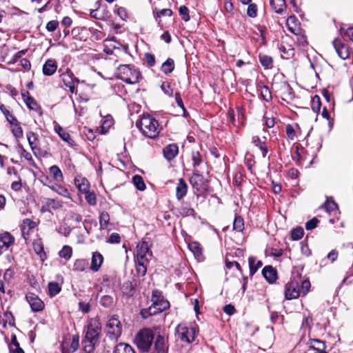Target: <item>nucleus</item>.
<instances>
[{"label":"nucleus","instance_id":"obj_26","mask_svg":"<svg viewBox=\"0 0 353 353\" xmlns=\"http://www.w3.org/2000/svg\"><path fill=\"white\" fill-rule=\"evenodd\" d=\"M257 90L260 92L259 96L261 99L267 102L272 100V94L268 86L259 84Z\"/></svg>","mask_w":353,"mask_h":353},{"label":"nucleus","instance_id":"obj_5","mask_svg":"<svg viewBox=\"0 0 353 353\" xmlns=\"http://www.w3.org/2000/svg\"><path fill=\"white\" fill-rule=\"evenodd\" d=\"M74 183L78 190V194L81 198V195H84L85 199H96V194L94 192L90 191V184L89 181L82 175H77Z\"/></svg>","mask_w":353,"mask_h":353},{"label":"nucleus","instance_id":"obj_35","mask_svg":"<svg viewBox=\"0 0 353 353\" xmlns=\"http://www.w3.org/2000/svg\"><path fill=\"white\" fill-rule=\"evenodd\" d=\"M110 224V215L106 212H102L99 216V229L103 230L108 228Z\"/></svg>","mask_w":353,"mask_h":353},{"label":"nucleus","instance_id":"obj_44","mask_svg":"<svg viewBox=\"0 0 353 353\" xmlns=\"http://www.w3.org/2000/svg\"><path fill=\"white\" fill-rule=\"evenodd\" d=\"M72 254V249L69 245H64L59 252V256L66 261L70 259Z\"/></svg>","mask_w":353,"mask_h":353},{"label":"nucleus","instance_id":"obj_28","mask_svg":"<svg viewBox=\"0 0 353 353\" xmlns=\"http://www.w3.org/2000/svg\"><path fill=\"white\" fill-rule=\"evenodd\" d=\"M174 61L172 58H168L161 67V70L165 74H169L174 70Z\"/></svg>","mask_w":353,"mask_h":353},{"label":"nucleus","instance_id":"obj_8","mask_svg":"<svg viewBox=\"0 0 353 353\" xmlns=\"http://www.w3.org/2000/svg\"><path fill=\"white\" fill-rule=\"evenodd\" d=\"M190 183L192 187L196 190L197 196H204V192L206 190L207 185L205 183L204 178L198 170H194L190 178Z\"/></svg>","mask_w":353,"mask_h":353},{"label":"nucleus","instance_id":"obj_21","mask_svg":"<svg viewBox=\"0 0 353 353\" xmlns=\"http://www.w3.org/2000/svg\"><path fill=\"white\" fill-rule=\"evenodd\" d=\"M54 131L59 134L63 141L67 142L70 145H75L74 141L71 138L69 133L63 130L59 124H56L54 125Z\"/></svg>","mask_w":353,"mask_h":353},{"label":"nucleus","instance_id":"obj_12","mask_svg":"<svg viewBox=\"0 0 353 353\" xmlns=\"http://www.w3.org/2000/svg\"><path fill=\"white\" fill-rule=\"evenodd\" d=\"M26 299L33 312H40L44 308V303L37 295L30 292L26 294Z\"/></svg>","mask_w":353,"mask_h":353},{"label":"nucleus","instance_id":"obj_34","mask_svg":"<svg viewBox=\"0 0 353 353\" xmlns=\"http://www.w3.org/2000/svg\"><path fill=\"white\" fill-rule=\"evenodd\" d=\"M322 208L330 214H334L338 210V205L334 202V200H325Z\"/></svg>","mask_w":353,"mask_h":353},{"label":"nucleus","instance_id":"obj_20","mask_svg":"<svg viewBox=\"0 0 353 353\" xmlns=\"http://www.w3.org/2000/svg\"><path fill=\"white\" fill-rule=\"evenodd\" d=\"M57 64L54 59H48L43 65L42 71L44 75L51 76L56 72Z\"/></svg>","mask_w":353,"mask_h":353},{"label":"nucleus","instance_id":"obj_10","mask_svg":"<svg viewBox=\"0 0 353 353\" xmlns=\"http://www.w3.org/2000/svg\"><path fill=\"white\" fill-rule=\"evenodd\" d=\"M176 332L178 338L182 341L190 343L194 340L195 330L194 328L189 329L185 325L180 324L176 327Z\"/></svg>","mask_w":353,"mask_h":353},{"label":"nucleus","instance_id":"obj_14","mask_svg":"<svg viewBox=\"0 0 353 353\" xmlns=\"http://www.w3.org/2000/svg\"><path fill=\"white\" fill-rule=\"evenodd\" d=\"M300 293L299 283L296 281H291L286 286L285 296L286 299L290 300L298 298Z\"/></svg>","mask_w":353,"mask_h":353},{"label":"nucleus","instance_id":"obj_17","mask_svg":"<svg viewBox=\"0 0 353 353\" xmlns=\"http://www.w3.org/2000/svg\"><path fill=\"white\" fill-rule=\"evenodd\" d=\"M178 153L179 147L175 143L168 144L163 149V157L168 161L173 160Z\"/></svg>","mask_w":353,"mask_h":353},{"label":"nucleus","instance_id":"obj_62","mask_svg":"<svg viewBox=\"0 0 353 353\" xmlns=\"http://www.w3.org/2000/svg\"><path fill=\"white\" fill-rule=\"evenodd\" d=\"M304 234V231L302 228H296L292 232V239L293 240L301 239Z\"/></svg>","mask_w":353,"mask_h":353},{"label":"nucleus","instance_id":"obj_30","mask_svg":"<svg viewBox=\"0 0 353 353\" xmlns=\"http://www.w3.org/2000/svg\"><path fill=\"white\" fill-rule=\"evenodd\" d=\"M279 51L282 53V58L289 59L294 55V49L290 46L286 48L284 45L280 44L278 47Z\"/></svg>","mask_w":353,"mask_h":353},{"label":"nucleus","instance_id":"obj_59","mask_svg":"<svg viewBox=\"0 0 353 353\" xmlns=\"http://www.w3.org/2000/svg\"><path fill=\"white\" fill-rule=\"evenodd\" d=\"M28 52V49L21 50L19 52H17L16 54H14L12 57L11 58L10 61L8 62L10 64H13L17 63L18 61H20V59H22L21 57L26 54V53Z\"/></svg>","mask_w":353,"mask_h":353},{"label":"nucleus","instance_id":"obj_24","mask_svg":"<svg viewBox=\"0 0 353 353\" xmlns=\"http://www.w3.org/2000/svg\"><path fill=\"white\" fill-rule=\"evenodd\" d=\"M188 185L183 179H180L176 188V199H183L187 193Z\"/></svg>","mask_w":353,"mask_h":353},{"label":"nucleus","instance_id":"obj_29","mask_svg":"<svg viewBox=\"0 0 353 353\" xmlns=\"http://www.w3.org/2000/svg\"><path fill=\"white\" fill-rule=\"evenodd\" d=\"M188 248L199 260L202 258V248L198 242L193 241L189 243Z\"/></svg>","mask_w":353,"mask_h":353},{"label":"nucleus","instance_id":"obj_53","mask_svg":"<svg viewBox=\"0 0 353 353\" xmlns=\"http://www.w3.org/2000/svg\"><path fill=\"white\" fill-rule=\"evenodd\" d=\"M114 299L110 295H104L101 298L100 303L105 307H109L112 305Z\"/></svg>","mask_w":353,"mask_h":353},{"label":"nucleus","instance_id":"obj_52","mask_svg":"<svg viewBox=\"0 0 353 353\" xmlns=\"http://www.w3.org/2000/svg\"><path fill=\"white\" fill-rule=\"evenodd\" d=\"M148 263H136V272L139 276H143L147 272Z\"/></svg>","mask_w":353,"mask_h":353},{"label":"nucleus","instance_id":"obj_55","mask_svg":"<svg viewBox=\"0 0 353 353\" xmlns=\"http://www.w3.org/2000/svg\"><path fill=\"white\" fill-rule=\"evenodd\" d=\"M161 90L163 93L168 97H172L173 89L171 88L170 83L168 81H164L161 85Z\"/></svg>","mask_w":353,"mask_h":353},{"label":"nucleus","instance_id":"obj_9","mask_svg":"<svg viewBox=\"0 0 353 353\" xmlns=\"http://www.w3.org/2000/svg\"><path fill=\"white\" fill-rule=\"evenodd\" d=\"M61 77L64 85L69 88L70 92L76 94L75 85L79 83L80 81L78 78L75 77L70 69L67 68L65 72L61 74Z\"/></svg>","mask_w":353,"mask_h":353},{"label":"nucleus","instance_id":"obj_31","mask_svg":"<svg viewBox=\"0 0 353 353\" xmlns=\"http://www.w3.org/2000/svg\"><path fill=\"white\" fill-rule=\"evenodd\" d=\"M10 125L12 126L11 132L15 139L18 141L23 137V131L21 127L20 122L17 120V122H14Z\"/></svg>","mask_w":353,"mask_h":353},{"label":"nucleus","instance_id":"obj_64","mask_svg":"<svg viewBox=\"0 0 353 353\" xmlns=\"http://www.w3.org/2000/svg\"><path fill=\"white\" fill-rule=\"evenodd\" d=\"M245 176L241 172H236L234 175L233 183L236 186H240Z\"/></svg>","mask_w":353,"mask_h":353},{"label":"nucleus","instance_id":"obj_60","mask_svg":"<svg viewBox=\"0 0 353 353\" xmlns=\"http://www.w3.org/2000/svg\"><path fill=\"white\" fill-rule=\"evenodd\" d=\"M192 161L194 167L199 166L201 163L202 159L199 152H192Z\"/></svg>","mask_w":353,"mask_h":353},{"label":"nucleus","instance_id":"obj_6","mask_svg":"<svg viewBox=\"0 0 353 353\" xmlns=\"http://www.w3.org/2000/svg\"><path fill=\"white\" fill-rule=\"evenodd\" d=\"M105 330L112 339H117L122 332V324L116 314L111 316L107 321Z\"/></svg>","mask_w":353,"mask_h":353},{"label":"nucleus","instance_id":"obj_13","mask_svg":"<svg viewBox=\"0 0 353 353\" xmlns=\"http://www.w3.org/2000/svg\"><path fill=\"white\" fill-rule=\"evenodd\" d=\"M332 45L338 54V56L343 60H345L350 57V52L347 46L344 44L341 39H335L332 41Z\"/></svg>","mask_w":353,"mask_h":353},{"label":"nucleus","instance_id":"obj_61","mask_svg":"<svg viewBox=\"0 0 353 353\" xmlns=\"http://www.w3.org/2000/svg\"><path fill=\"white\" fill-rule=\"evenodd\" d=\"M90 38L89 28L82 26L80 35L77 40L81 41H86Z\"/></svg>","mask_w":353,"mask_h":353},{"label":"nucleus","instance_id":"obj_32","mask_svg":"<svg viewBox=\"0 0 353 353\" xmlns=\"http://www.w3.org/2000/svg\"><path fill=\"white\" fill-rule=\"evenodd\" d=\"M308 345L310 349L314 351H323L325 350V343L319 339H310Z\"/></svg>","mask_w":353,"mask_h":353},{"label":"nucleus","instance_id":"obj_47","mask_svg":"<svg viewBox=\"0 0 353 353\" xmlns=\"http://www.w3.org/2000/svg\"><path fill=\"white\" fill-rule=\"evenodd\" d=\"M61 287L58 283L50 282L48 284V293L50 296H54L61 291Z\"/></svg>","mask_w":353,"mask_h":353},{"label":"nucleus","instance_id":"obj_45","mask_svg":"<svg viewBox=\"0 0 353 353\" xmlns=\"http://www.w3.org/2000/svg\"><path fill=\"white\" fill-rule=\"evenodd\" d=\"M233 229L236 232H242L244 229V221L240 216L236 215L233 222Z\"/></svg>","mask_w":353,"mask_h":353},{"label":"nucleus","instance_id":"obj_27","mask_svg":"<svg viewBox=\"0 0 353 353\" xmlns=\"http://www.w3.org/2000/svg\"><path fill=\"white\" fill-rule=\"evenodd\" d=\"M271 8L275 12L282 14L286 7L285 0H270Z\"/></svg>","mask_w":353,"mask_h":353},{"label":"nucleus","instance_id":"obj_16","mask_svg":"<svg viewBox=\"0 0 353 353\" xmlns=\"http://www.w3.org/2000/svg\"><path fill=\"white\" fill-rule=\"evenodd\" d=\"M168 346L165 339L161 334H158L155 338L154 343V350L155 353H168Z\"/></svg>","mask_w":353,"mask_h":353},{"label":"nucleus","instance_id":"obj_51","mask_svg":"<svg viewBox=\"0 0 353 353\" xmlns=\"http://www.w3.org/2000/svg\"><path fill=\"white\" fill-rule=\"evenodd\" d=\"M179 14L181 16L182 19L187 22L190 21V17L189 14V10L185 6H181L179 8Z\"/></svg>","mask_w":353,"mask_h":353},{"label":"nucleus","instance_id":"obj_1","mask_svg":"<svg viewBox=\"0 0 353 353\" xmlns=\"http://www.w3.org/2000/svg\"><path fill=\"white\" fill-rule=\"evenodd\" d=\"M101 332V325L97 318L90 319L87 325V330L82 341L83 351L85 353L93 352Z\"/></svg>","mask_w":353,"mask_h":353},{"label":"nucleus","instance_id":"obj_11","mask_svg":"<svg viewBox=\"0 0 353 353\" xmlns=\"http://www.w3.org/2000/svg\"><path fill=\"white\" fill-rule=\"evenodd\" d=\"M29 145L35 156L39 153L41 156L45 157L47 154L46 151L41 150L39 148V140L38 135L33 132H28L26 134Z\"/></svg>","mask_w":353,"mask_h":353},{"label":"nucleus","instance_id":"obj_33","mask_svg":"<svg viewBox=\"0 0 353 353\" xmlns=\"http://www.w3.org/2000/svg\"><path fill=\"white\" fill-rule=\"evenodd\" d=\"M113 353H135V352L130 345L121 343L116 345Z\"/></svg>","mask_w":353,"mask_h":353},{"label":"nucleus","instance_id":"obj_36","mask_svg":"<svg viewBox=\"0 0 353 353\" xmlns=\"http://www.w3.org/2000/svg\"><path fill=\"white\" fill-rule=\"evenodd\" d=\"M248 262L251 275H253L263 265L262 262L256 261L254 257H250Z\"/></svg>","mask_w":353,"mask_h":353},{"label":"nucleus","instance_id":"obj_50","mask_svg":"<svg viewBox=\"0 0 353 353\" xmlns=\"http://www.w3.org/2000/svg\"><path fill=\"white\" fill-rule=\"evenodd\" d=\"M114 12L123 21H126L128 18L127 10L123 7L116 5Z\"/></svg>","mask_w":353,"mask_h":353},{"label":"nucleus","instance_id":"obj_38","mask_svg":"<svg viewBox=\"0 0 353 353\" xmlns=\"http://www.w3.org/2000/svg\"><path fill=\"white\" fill-rule=\"evenodd\" d=\"M0 110L5 116L7 121L12 124L14 122H17V119L6 108L3 104L0 105Z\"/></svg>","mask_w":353,"mask_h":353},{"label":"nucleus","instance_id":"obj_54","mask_svg":"<svg viewBox=\"0 0 353 353\" xmlns=\"http://www.w3.org/2000/svg\"><path fill=\"white\" fill-rule=\"evenodd\" d=\"M298 22H299V21L294 15H291V16L288 17V18L287 19L286 24L288 28V30L293 34H296L295 30L292 26H290V24H293L295 26H296Z\"/></svg>","mask_w":353,"mask_h":353},{"label":"nucleus","instance_id":"obj_19","mask_svg":"<svg viewBox=\"0 0 353 353\" xmlns=\"http://www.w3.org/2000/svg\"><path fill=\"white\" fill-rule=\"evenodd\" d=\"M103 262V256L99 252H94L92 255L90 270L98 272Z\"/></svg>","mask_w":353,"mask_h":353},{"label":"nucleus","instance_id":"obj_25","mask_svg":"<svg viewBox=\"0 0 353 353\" xmlns=\"http://www.w3.org/2000/svg\"><path fill=\"white\" fill-rule=\"evenodd\" d=\"M61 200H49L46 205L41 208V212H52V210H56L61 207Z\"/></svg>","mask_w":353,"mask_h":353},{"label":"nucleus","instance_id":"obj_48","mask_svg":"<svg viewBox=\"0 0 353 353\" xmlns=\"http://www.w3.org/2000/svg\"><path fill=\"white\" fill-rule=\"evenodd\" d=\"M50 172L56 181H61L63 179V174L57 165H52L50 168Z\"/></svg>","mask_w":353,"mask_h":353},{"label":"nucleus","instance_id":"obj_56","mask_svg":"<svg viewBox=\"0 0 353 353\" xmlns=\"http://www.w3.org/2000/svg\"><path fill=\"white\" fill-rule=\"evenodd\" d=\"M25 103L30 110H37L38 108V104L37 101L32 97H27L25 99Z\"/></svg>","mask_w":353,"mask_h":353},{"label":"nucleus","instance_id":"obj_46","mask_svg":"<svg viewBox=\"0 0 353 353\" xmlns=\"http://www.w3.org/2000/svg\"><path fill=\"white\" fill-rule=\"evenodd\" d=\"M321 107V101L319 96L314 95L311 100V108L314 112H319Z\"/></svg>","mask_w":353,"mask_h":353},{"label":"nucleus","instance_id":"obj_41","mask_svg":"<svg viewBox=\"0 0 353 353\" xmlns=\"http://www.w3.org/2000/svg\"><path fill=\"white\" fill-rule=\"evenodd\" d=\"M89 32H90V38L92 41H100L101 40L103 37L105 36V34L94 28H89Z\"/></svg>","mask_w":353,"mask_h":353},{"label":"nucleus","instance_id":"obj_42","mask_svg":"<svg viewBox=\"0 0 353 353\" xmlns=\"http://www.w3.org/2000/svg\"><path fill=\"white\" fill-rule=\"evenodd\" d=\"M33 250L37 254L39 255L41 258L43 255H45L43 251V245L41 239H37L33 241Z\"/></svg>","mask_w":353,"mask_h":353},{"label":"nucleus","instance_id":"obj_18","mask_svg":"<svg viewBox=\"0 0 353 353\" xmlns=\"http://www.w3.org/2000/svg\"><path fill=\"white\" fill-rule=\"evenodd\" d=\"M14 243V238L9 233L4 232L0 234V250H7L10 246H12ZM1 254V251H0V254Z\"/></svg>","mask_w":353,"mask_h":353},{"label":"nucleus","instance_id":"obj_4","mask_svg":"<svg viewBox=\"0 0 353 353\" xmlns=\"http://www.w3.org/2000/svg\"><path fill=\"white\" fill-rule=\"evenodd\" d=\"M154 339L153 331L150 328H143L135 335L134 343L139 350L146 353L151 349Z\"/></svg>","mask_w":353,"mask_h":353},{"label":"nucleus","instance_id":"obj_58","mask_svg":"<svg viewBox=\"0 0 353 353\" xmlns=\"http://www.w3.org/2000/svg\"><path fill=\"white\" fill-rule=\"evenodd\" d=\"M257 10L256 4L250 3L247 10V14L251 18H255L257 16Z\"/></svg>","mask_w":353,"mask_h":353},{"label":"nucleus","instance_id":"obj_22","mask_svg":"<svg viewBox=\"0 0 353 353\" xmlns=\"http://www.w3.org/2000/svg\"><path fill=\"white\" fill-rule=\"evenodd\" d=\"M262 273L265 279L270 283H274L277 279L276 271L272 266H265L263 269Z\"/></svg>","mask_w":353,"mask_h":353},{"label":"nucleus","instance_id":"obj_39","mask_svg":"<svg viewBox=\"0 0 353 353\" xmlns=\"http://www.w3.org/2000/svg\"><path fill=\"white\" fill-rule=\"evenodd\" d=\"M132 183L136 188L139 191H143L145 189V184L141 176L136 174L132 176Z\"/></svg>","mask_w":353,"mask_h":353},{"label":"nucleus","instance_id":"obj_7","mask_svg":"<svg viewBox=\"0 0 353 353\" xmlns=\"http://www.w3.org/2000/svg\"><path fill=\"white\" fill-rule=\"evenodd\" d=\"M152 257V252L145 240L139 242L136 248L135 263H149Z\"/></svg>","mask_w":353,"mask_h":353},{"label":"nucleus","instance_id":"obj_40","mask_svg":"<svg viewBox=\"0 0 353 353\" xmlns=\"http://www.w3.org/2000/svg\"><path fill=\"white\" fill-rule=\"evenodd\" d=\"M159 303L157 302V301H154V302L152 303V305L148 308V309H143L141 311V315L143 319H147L150 316L154 314L157 313L156 307L157 305H158Z\"/></svg>","mask_w":353,"mask_h":353},{"label":"nucleus","instance_id":"obj_15","mask_svg":"<svg viewBox=\"0 0 353 353\" xmlns=\"http://www.w3.org/2000/svg\"><path fill=\"white\" fill-rule=\"evenodd\" d=\"M36 227V223L29 219L23 220L20 225L21 236L24 240L27 241L30 237V230Z\"/></svg>","mask_w":353,"mask_h":353},{"label":"nucleus","instance_id":"obj_3","mask_svg":"<svg viewBox=\"0 0 353 353\" xmlns=\"http://www.w3.org/2000/svg\"><path fill=\"white\" fill-rule=\"evenodd\" d=\"M141 77L140 70L133 65H120L117 68V78L128 84H135Z\"/></svg>","mask_w":353,"mask_h":353},{"label":"nucleus","instance_id":"obj_2","mask_svg":"<svg viewBox=\"0 0 353 353\" xmlns=\"http://www.w3.org/2000/svg\"><path fill=\"white\" fill-rule=\"evenodd\" d=\"M136 125L144 136L150 139L157 138L161 130L159 121L150 114H143Z\"/></svg>","mask_w":353,"mask_h":353},{"label":"nucleus","instance_id":"obj_23","mask_svg":"<svg viewBox=\"0 0 353 353\" xmlns=\"http://www.w3.org/2000/svg\"><path fill=\"white\" fill-rule=\"evenodd\" d=\"M252 143L254 145V146L260 149L263 157H265L268 152V148L267 147L265 141H261L260 137L258 136H253L252 138Z\"/></svg>","mask_w":353,"mask_h":353},{"label":"nucleus","instance_id":"obj_37","mask_svg":"<svg viewBox=\"0 0 353 353\" xmlns=\"http://www.w3.org/2000/svg\"><path fill=\"white\" fill-rule=\"evenodd\" d=\"M88 265V262L86 259H79L75 260L73 265V270L77 272L84 271Z\"/></svg>","mask_w":353,"mask_h":353},{"label":"nucleus","instance_id":"obj_57","mask_svg":"<svg viewBox=\"0 0 353 353\" xmlns=\"http://www.w3.org/2000/svg\"><path fill=\"white\" fill-rule=\"evenodd\" d=\"M286 134L290 140H294L296 136V131L294 126L291 124H287L285 126Z\"/></svg>","mask_w":353,"mask_h":353},{"label":"nucleus","instance_id":"obj_49","mask_svg":"<svg viewBox=\"0 0 353 353\" xmlns=\"http://www.w3.org/2000/svg\"><path fill=\"white\" fill-rule=\"evenodd\" d=\"M17 149L18 152L20 154L21 157H24L26 160H27L29 162H33L32 154L30 152H27L21 144L19 143L17 145Z\"/></svg>","mask_w":353,"mask_h":353},{"label":"nucleus","instance_id":"obj_43","mask_svg":"<svg viewBox=\"0 0 353 353\" xmlns=\"http://www.w3.org/2000/svg\"><path fill=\"white\" fill-rule=\"evenodd\" d=\"M259 61L265 68H270L272 66L273 59L270 56L259 54Z\"/></svg>","mask_w":353,"mask_h":353},{"label":"nucleus","instance_id":"obj_63","mask_svg":"<svg viewBox=\"0 0 353 353\" xmlns=\"http://www.w3.org/2000/svg\"><path fill=\"white\" fill-rule=\"evenodd\" d=\"M59 24V22L57 20H52L47 23L46 28L48 32H52L57 29Z\"/></svg>","mask_w":353,"mask_h":353}]
</instances>
